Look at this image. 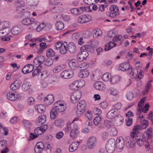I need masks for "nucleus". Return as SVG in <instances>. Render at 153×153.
I'll return each instance as SVG.
<instances>
[{
	"mask_svg": "<svg viewBox=\"0 0 153 153\" xmlns=\"http://www.w3.org/2000/svg\"><path fill=\"white\" fill-rule=\"evenodd\" d=\"M110 76L108 73L104 74L102 77V79L104 81H108L110 78Z\"/></svg>",
	"mask_w": 153,
	"mask_h": 153,
	"instance_id": "obj_49",
	"label": "nucleus"
},
{
	"mask_svg": "<svg viewBox=\"0 0 153 153\" xmlns=\"http://www.w3.org/2000/svg\"><path fill=\"white\" fill-rule=\"evenodd\" d=\"M53 60L52 59H48L46 61L45 65L47 66H50L52 65L53 62Z\"/></svg>",
	"mask_w": 153,
	"mask_h": 153,
	"instance_id": "obj_62",
	"label": "nucleus"
},
{
	"mask_svg": "<svg viewBox=\"0 0 153 153\" xmlns=\"http://www.w3.org/2000/svg\"><path fill=\"white\" fill-rule=\"evenodd\" d=\"M31 24L30 28L33 29H36L37 31H39L42 29V27H41V25L39 22L35 21L34 19H32Z\"/></svg>",
	"mask_w": 153,
	"mask_h": 153,
	"instance_id": "obj_9",
	"label": "nucleus"
},
{
	"mask_svg": "<svg viewBox=\"0 0 153 153\" xmlns=\"http://www.w3.org/2000/svg\"><path fill=\"white\" fill-rule=\"evenodd\" d=\"M116 117L115 122L117 125L119 126L121 125L124 120L123 117L121 115H118Z\"/></svg>",
	"mask_w": 153,
	"mask_h": 153,
	"instance_id": "obj_30",
	"label": "nucleus"
},
{
	"mask_svg": "<svg viewBox=\"0 0 153 153\" xmlns=\"http://www.w3.org/2000/svg\"><path fill=\"white\" fill-rule=\"evenodd\" d=\"M73 73L71 70H65L63 71L61 74V77L64 79H69L71 78L73 76Z\"/></svg>",
	"mask_w": 153,
	"mask_h": 153,
	"instance_id": "obj_10",
	"label": "nucleus"
},
{
	"mask_svg": "<svg viewBox=\"0 0 153 153\" xmlns=\"http://www.w3.org/2000/svg\"><path fill=\"white\" fill-rule=\"evenodd\" d=\"M133 119L132 118H128L126 120V124L127 126H130L132 123Z\"/></svg>",
	"mask_w": 153,
	"mask_h": 153,
	"instance_id": "obj_63",
	"label": "nucleus"
},
{
	"mask_svg": "<svg viewBox=\"0 0 153 153\" xmlns=\"http://www.w3.org/2000/svg\"><path fill=\"white\" fill-rule=\"evenodd\" d=\"M115 141L111 138L109 139L107 142L105 148L108 153H112L114 151L115 147Z\"/></svg>",
	"mask_w": 153,
	"mask_h": 153,
	"instance_id": "obj_3",
	"label": "nucleus"
},
{
	"mask_svg": "<svg viewBox=\"0 0 153 153\" xmlns=\"http://www.w3.org/2000/svg\"><path fill=\"white\" fill-rule=\"evenodd\" d=\"M63 69V66L59 65L55 67L53 70V71L54 73H58Z\"/></svg>",
	"mask_w": 153,
	"mask_h": 153,
	"instance_id": "obj_42",
	"label": "nucleus"
},
{
	"mask_svg": "<svg viewBox=\"0 0 153 153\" xmlns=\"http://www.w3.org/2000/svg\"><path fill=\"white\" fill-rule=\"evenodd\" d=\"M56 29L58 30H62L64 27V23L61 21H57L55 24Z\"/></svg>",
	"mask_w": 153,
	"mask_h": 153,
	"instance_id": "obj_32",
	"label": "nucleus"
},
{
	"mask_svg": "<svg viewBox=\"0 0 153 153\" xmlns=\"http://www.w3.org/2000/svg\"><path fill=\"white\" fill-rule=\"evenodd\" d=\"M41 71V70L39 69L38 68H36L33 72L32 76H34L38 74H39V73Z\"/></svg>",
	"mask_w": 153,
	"mask_h": 153,
	"instance_id": "obj_60",
	"label": "nucleus"
},
{
	"mask_svg": "<svg viewBox=\"0 0 153 153\" xmlns=\"http://www.w3.org/2000/svg\"><path fill=\"white\" fill-rule=\"evenodd\" d=\"M109 10L111 13L109 16L111 17L114 18L119 14V8L117 6L111 5L109 8Z\"/></svg>",
	"mask_w": 153,
	"mask_h": 153,
	"instance_id": "obj_7",
	"label": "nucleus"
},
{
	"mask_svg": "<svg viewBox=\"0 0 153 153\" xmlns=\"http://www.w3.org/2000/svg\"><path fill=\"white\" fill-rule=\"evenodd\" d=\"M114 31L113 30H110L107 33V36L109 38H111L114 36Z\"/></svg>",
	"mask_w": 153,
	"mask_h": 153,
	"instance_id": "obj_61",
	"label": "nucleus"
},
{
	"mask_svg": "<svg viewBox=\"0 0 153 153\" xmlns=\"http://www.w3.org/2000/svg\"><path fill=\"white\" fill-rule=\"evenodd\" d=\"M77 128H76L75 130L72 129V130H71L70 133V135L71 137L73 139L75 138L76 137L75 135L77 134Z\"/></svg>",
	"mask_w": 153,
	"mask_h": 153,
	"instance_id": "obj_44",
	"label": "nucleus"
},
{
	"mask_svg": "<svg viewBox=\"0 0 153 153\" xmlns=\"http://www.w3.org/2000/svg\"><path fill=\"white\" fill-rule=\"evenodd\" d=\"M120 80V77L118 76H113L111 79L110 81L112 84H115Z\"/></svg>",
	"mask_w": 153,
	"mask_h": 153,
	"instance_id": "obj_35",
	"label": "nucleus"
},
{
	"mask_svg": "<svg viewBox=\"0 0 153 153\" xmlns=\"http://www.w3.org/2000/svg\"><path fill=\"white\" fill-rule=\"evenodd\" d=\"M64 121L62 119H58L55 120L54 122V124L55 126L59 127L62 126L64 125Z\"/></svg>",
	"mask_w": 153,
	"mask_h": 153,
	"instance_id": "obj_34",
	"label": "nucleus"
},
{
	"mask_svg": "<svg viewBox=\"0 0 153 153\" xmlns=\"http://www.w3.org/2000/svg\"><path fill=\"white\" fill-rule=\"evenodd\" d=\"M101 118L100 116L96 117L95 118L94 120V124L96 125H98L101 124Z\"/></svg>",
	"mask_w": 153,
	"mask_h": 153,
	"instance_id": "obj_46",
	"label": "nucleus"
},
{
	"mask_svg": "<svg viewBox=\"0 0 153 153\" xmlns=\"http://www.w3.org/2000/svg\"><path fill=\"white\" fill-rule=\"evenodd\" d=\"M122 104L120 103H117L114 105L113 107V109L117 111L120 109L122 107Z\"/></svg>",
	"mask_w": 153,
	"mask_h": 153,
	"instance_id": "obj_48",
	"label": "nucleus"
},
{
	"mask_svg": "<svg viewBox=\"0 0 153 153\" xmlns=\"http://www.w3.org/2000/svg\"><path fill=\"white\" fill-rule=\"evenodd\" d=\"M32 19H30V18H25L22 21V24L25 25H30L32 22Z\"/></svg>",
	"mask_w": 153,
	"mask_h": 153,
	"instance_id": "obj_33",
	"label": "nucleus"
},
{
	"mask_svg": "<svg viewBox=\"0 0 153 153\" xmlns=\"http://www.w3.org/2000/svg\"><path fill=\"white\" fill-rule=\"evenodd\" d=\"M82 96V92L80 91H77L71 94L70 98L72 102L76 103L79 101Z\"/></svg>",
	"mask_w": 153,
	"mask_h": 153,
	"instance_id": "obj_5",
	"label": "nucleus"
},
{
	"mask_svg": "<svg viewBox=\"0 0 153 153\" xmlns=\"http://www.w3.org/2000/svg\"><path fill=\"white\" fill-rule=\"evenodd\" d=\"M145 139L146 142H147L146 140H145V137L144 136L142 137L141 138L138 139L136 142L140 146H142L144 143V140Z\"/></svg>",
	"mask_w": 153,
	"mask_h": 153,
	"instance_id": "obj_43",
	"label": "nucleus"
},
{
	"mask_svg": "<svg viewBox=\"0 0 153 153\" xmlns=\"http://www.w3.org/2000/svg\"><path fill=\"white\" fill-rule=\"evenodd\" d=\"M45 60V57L42 55H40L37 56L35 58L33 61V62L36 65L39 64H42Z\"/></svg>",
	"mask_w": 153,
	"mask_h": 153,
	"instance_id": "obj_21",
	"label": "nucleus"
},
{
	"mask_svg": "<svg viewBox=\"0 0 153 153\" xmlns=\"http://www.w3.org/2000/svg\"><path fill=\"white\" fill-rule=\"evenodd\" d=\"M34 69V66L31 64L25 65L22 69V72L24 74L31 72Z\"/></svg>",
	"mask_w": 153,
	"mask_h": 153,
	"instance_id": "obj_14",
	"label": "nucleus"
},
{
	"mask_svg": "<svg viewBox=\"0 0 153 153\" xmlns=\"http://www.w3.org/2000/svg\"><path fill=\"white\" fill-rule=\"evenodd\" d=\"M54 101V97L52 94L47 95L44 99V102L47 105L51 104Z\"/></svg>",
	"mask_w": 153,
	"mask_h": 153,
	"instance_id": "obj_15",
	"label": "nucleus"
},
{
	"mask_svg": "<svg viewBox=\"0 0 153 153\" xmlns=\"http://www.w3.org/2000/svg\"><path fill=\"white\" fill-rule=\"evenodd\" d=\"M21 84L22 82L20 80H16L11 85L10 88L11 90H16L20 87Z\"/></svg>",
	"mask_w": 153,
	"mask_h": 153,
	"instance_id": "obj_16",
	"label": "nucleus"
},
{
	"mask_svg": "<svg viewBox=\"0 0 153 153\" xmlns=\"http://www.w3.org/2000/svg\"><path fill=\"white\" fill-rule=\"evenodd\" d=\"M125 143L123 138L121 137L118 138L116 140V146L117 148L122 149L124 146Z\"/></svg>",
	"mask_w": 153,
	"mask_h": 153,
	"instance_id": "obj_17",
	"label": "nucleus"
},
{
	"mask_svg": "<svg viewBox=\"0 0 153 153\" xmlns=\"http://www.w3.org/2000/svg\"><path fill=\"white\" fill-rule=\"evenodd\" d=\"M22 90L24 91L27 90L30 88L29 84L27 82L24 83L22 84Z\"/></svg>",
	"mask_w": 153,
	"mask_h": 153,
	"instance_id": "obj_51",
	"label": "nucleus"
},
{
	"mask_svg": "<svg viewBox=\"0 0 153 153\" xmlns=\"http://www.w3.org/2000/svg\"><path fill=\"white\" fill-rule=\"evenodd\" d=\"M141 128V127L138 125L135 126L133 129V131L131 133V134L137 133V131L140 130Z\"/></svg>",
	"mask_w": 153,
	"mask_h": 153,
	"instance_id": "obj_45",
	"label": "nucleus"
},
{
	"mask_svg": "<svg viewBox=\"0 0 153 153\" xmlns=\"http://www.w3.org/2000/svg\"><path fill=\"white\" fill-rule=\"evenodd\" d=\"M61 0H49V3L51 5H57L60 3Z\"/></svg>",
	"mask_w": 153,
	"mask_h": 153,
	"instance_id": "obj_58",
	"label": "nucleus"
},
{
	"mask_svg": "<svg viewBox=\"0 0 153 153\" xmlns=\"http://www.w3.org/2000/svg\"><path fill=\"white\" fill-rule=\"evenodd\" d=\"M105 86V85L101 82H97L94 84V87L98 90H103Z\"/></svg>",
	"mask_w": 153,
	"mask_h": 153,
	"instance_id": "obj_24",
	"label": "nucleus"
},
{
	"mask_svg": "<svg viewBox=\"0 0 153 153\" xmlns=\"http://www.w3.org/2000/svg\"><path fill=\"white\" fill-rule=\"evenodd\" d=\"M77 85L78 88L82 87L85 85V81L82 80H77Z\"/></svg>",
	"mask_w": 153,
	"mask_h": 153,
	"instance_id": "obj_54",
	"label": "nucleus"
},
{
	"mask_svg": "<svg viewBox=\"0 0 153 153\" xmlns=\"http://www.w3.org/2000/svg\"><path fill=\"white\" fill-rule=\"evenodd\" d=\"M40 48L38 50L37 52V53L39 54H41L43 51L47 48L48 46L46 44L45 42H43L39 44Z\"/></svg>",
	"mask_w": 153,
	"mask_h": 153,
	"instance_id": "obj_27",
	"label": "nucleus"
},
{
	"mask_svg": "<svg viewBox=\"0 0 153 153\" xmlns=\"http://www.w3.org/2000/svg\"><path fill=\"white\" fill-rule=\"evenodd\" d=\"M119 68L120 70L122 71H126L130 69L132 70V66L130 65L127 62H124L120 64Z\"/></svg>",
	"mask_w": 153,
	"mask_h": 153,
	"instance_id": "obj_13",
	"label": "nucleus"
},
{
	"mask_svg": "<svg viewBox=\"0 0 153 153\" xmlns=\"http://www.w3.org/2000/svg\"><path fill=\"white\" fill-rule=\"evenodd\" d=\"M75 143H72L69 146V149L70 152H73L76 149V146H75Z\"/></svg>",
	"mask_w": 153,
	"mask_h": 153,
	"instance_id": "obj_55",
	"label": "nucleus"
},
{
	"mask_svg": "<svg viewBox=\"0 0 153 153\" xmlns=\"http://www.w3.org/2000/svg\"><path fill=\"white\" fill-rule=\"evenodd\" d=\"M22 122L26 127L28 128L31 126V123L28 120H24Z\"/></svg>",
	"mask_w": 153,
	"mask_h": 153,
	"instance_id": "obj_59",
	"label": "nucleus"
},
{
	"mask_svg": "<svg viewBox=\"0 0 153 153\" xmlns=\"http://www.w3.org/2000/svg\"><path fill=\"white\" fill-rule=\"evenodd\" d=\"M149 122L146 120H144L142 122L141 125L142 129H145L148 126Z\"/></svg>",
	"mask_w": 153,
	"mask_h": 153,
	"instance_id": "obj_47",
	"label": "nucleus"
},
{
	"mask_svg": "<svg viewBox=\"0 0 153 153\" xmlns=\"http://www.w3.org/2000/svg\"><path fill=\"white\" fill-rule=\"evenodd\" d=\"M92 112L91 111H88L87 113L85 114L86 117L89 120H91L92 118Z\"/></svg>",
	"mask_w": 153,
	"mask_h": 153,
	"instance_id": "obj_53",
	"label": "nucleus"
},
{
	"mask_svg": "<svg viewBox=\"0 0 153 153\" xmlns=\"http://www.w3.org/2000/svg\"><path fill=\"white\" fill-rule=\"evenodd\" d=\"M63 44L62 43L60 42H56L55 43V48L56 50H58L59 48H61L62 47H63Z\"/></svg>",
	"mask_w": 153,
	"mask_h": 153,
	"instance_id": "obj_57",
	"label": "nucleus"
},
{
	"mask_svg": "<svg viewBox=\"0 0 153 153\" xmlns=\"http://www.w3.org/2000/svg\"><path fill=\"white\" fill-rule=\"evenodd\" d=\"M54 107L53 108L50 112V117L51 119H54L56 117L58 113L64 111L66 109L65 106H57L56 104L53 105Z\"/></svg>",
	"mask_w": 153,
	"mask_h": 153,
	"instance_id": "obj_2",
	"label": "nucleus"
},
{
	"mask_svg": "<svg viewBox=\"0 0 153 153\" xmlns=\"http://www.w3.org/2000/svg\"><path fill=\"white\" fill-rule=\"evenodd\" d=\"M93 33H94L93 37L95 38L100 36L102 34V31L101 30L97 31L95 30L93 31Z\"/></svg>",
	"mask_w": 153,
	"mask_h": 153,
	"instance_id": "obj_52",
	"label": "nucleus"
},
{
	"mask_svg": "<svg viewBox=\"0 0 153 153\" xmlns=\"http://www.w3.org/2000/svg\"><path fill=\"white\" fill-rule=\"evenodd\" d=\"M21 31V29L17 26L13 27L11 30V33L14 35H17Z\"/></svg>",
	"mask_w": 153,
	"mask_h": 153,
	"instance_id": "obj_31",
	"label": "nucleus"
},
{
	"mask_svg": "<svg viewBox=\"0 0 153 153\" xmlns=\"http://www.w3.org/2000/svg\"><path fill=\"white\" fill-rule=\"evenodd\" d=\"M87 146L88 149H92L94 148L97 144V140L94 136L90 137L87 141Z\"/></svg>",
	"mask_w": 153,
	"mask_h": 153,
	"instance_id": "obj_6",
	"label": "nucleus"
},
{
	"mask_svg": "<svg viewBox=\"0 0 153 153\" xmlns=\"http://www.w3.org/2000/svg\"><path fill=\"white\" fill-rule=\"evenodd\" d=\"M64 135V133L62 131H60L57 133L56 135V137L58 139H61Z\"/></svg>",
	"mask_w": 153,
	"mask_h": 153,
	"instance_id": "obj_64",
	"label": "nucleus"
},
{
	"mask_svg": "<svg viewBox=\"0 0 153 153\" xmlns=\"http://www.w3.org/2000/svg\"><path fill=\"white\" fill-rule=\"evenodd\" d=\"M126 97L127 100H131L134 97L133 94L131 92H128L127 93Z\"/></svg>",
	"mask_w": 153,
	"mask_h": 153,
	"instance_id": "obj_56",
	"label": "nucleus"
},
{
	"mask_svg": "<svg viewBox=\"0 0 153 153\" xmlns=\"http://www.w3.org/2000/svg\"><path fill=\"white\" fill-rule=\"evenodd\" d=\"M110 133L111 135L112 136H116L117 133V129L114 126H111L109 128Z\"/></svg>",
	"mask_w": 153,
	"mask_h": 153,
	"instance_id": "obj_37",
	"label": "nucleus"
},
{
	"mask_svg": "<svg viewBox=\"0 0 153 153\" xmlns=\"http://www.w3.org/2000/svg\"><path fill=\"white\" fill-rule=\"evenodd\" d=\"M35 108L39 113H42L45 111V107L43 105H38L36 106Z\"/></svg>",
	"mask_w": 153,
	"mask_h": 153,
	"instance_id": "obj_29",
	"label": "nucleus"
},
{
	"mask_svg": "<svg viewBox=\"0 0 153 153\" xmlns=\"http://www.w3.org/2000/svg\"><path fill=\"white\" fill-rule=\"evenodd\" d=\"M131 137L135 141V142L138 140V139L141 138L142 137L144 136L143 134L141 133H136L132 134H131Z\"/></svg>",
	"mask_w": 153,
	"mask_h": 153,
	"instance_id": "obj_25",
	"label": "nucleus"
},
{
	"mask_svg": "<svg viewBox=\"0 0 153 153\" xmlns=\"http://www.w3.org/2000/svg\"><path fill=\"white\" fill-rule=\"evenodd\" d=\"M86 106V102L84 100L81 101L79 102L76 111V115L78 116H80L85 110Z\"/></svg>",
	"mask_w": 153,
	"mask_h": 153,
	"instance_id": "obj_4",
	"label": "nucleus"
},
{
	"mask_svg": "<svg viewBox=\"0 0 153 153\" xmlns=\"http://www.w3.org/2000/svg\"><path fill=\"white\" fill-rule=\"evenodd\" d=\"M16 92L14 93L11 91H9L7 94V99L10 101H13L17 100L18 98Z\"/></svg>",
	"mask_w": 153,
	"mask_h": 153,
	"instance_id": "obj_18",
	"label": "nucleus"
},
{
	"mask_svg": "<svg viewBox=\"0 0 153 153\" xmlns=\"http://www.w3.org/2000/svg\"><path fill=\"white\" fill-rule=\"evenodd\" d=\"M91 19V16L89 15H82L78 19V21L81 23H85L90 21Z\"/></svg>",
	"mask_w": 153,
	"mask_h": 153,
	"instance_id": "obj_11",
	"label": "nucleus"
},
{
	"mask_svg": "<svg viewBox=\"0 0 153 153\" xmlns=\"http://www.w3.org/2000/svg\"><path fill=\"white\" fill-rule=\"evenodd\" d=\"M46 121V116L44 115H40L38 118L37 123L39 125H42Z\"/></svg>",
	"mask_w": 153,
	"mask_h": 153,
	"instance_id": "obj_26",
	"label": "nucleus"
},
{
	"mask_svg": "<svg viewBox=\"0 0 153 153\" xmlns=\"http://www.w3.org/2000/svg\"><path fill=\"white\" fill-rule=\"evenodd\" d=\"M68 65L71 69L73 70H75L78 67L79 63L76 60L73 59L69 62Z\"/></svg>",
	"mask_w": 153,
	"mask_h": 153,
	"instance_id": "obj_19",
	"label": "nucleus"
},
{
	"mask_svg": "<svg viewBox=\"0 0 153 153\" xmlns=\"http://www.w3.org/2000/svg\"><path fill=\"white\" fill-rule=\"evenodd\" d=\"M117 115H118L117 111L112 109L108 112L106 117L108 119H112L116 117Z\"/></svg>",
	"mask_w": 153,
	"mask_h": 153,
	"instance_id": "obj_20",
	"label": "nucleus"
},
{
	"mask_svg": "<svg viewBox=\"0 0 153 153\" xmlns=\"http://www.w3.org/2000/svg\"><path fill=\"white\" fill-rule=\"evenodd\" d=\"M63 45V47L61 48L60 51V53L62 54L66 53L68 50V47H67L68 46V44L65 41L64 42Z\"/></svg>",
	"mask_w": 153,
	"mask_h": 153,
	"instance_id": "obj_28",
	"label": "nucleus"
},
{
	"mask_svg": "<svg viewBox=\"0 0 153 153\" xmlns=\"http://www.w3.org/2000/svg\"><path fill=\"white\" fill-rule=\"evenodd\" d=\"M46 56L48 57L54 56L55 54V52L51 48L48 49L46 51Z\"/></svg>",
	"mask_w": 153,
	"mask_h": 153,
	"instance_id": "obj_36",
	"label": "nucleus"
},
{
	"mask_svg": "<svg viewBox=\"0 0 153 153\" xmlns=\"http://www.w3.org/2000/svg\"><path fill=\"white\" fill-rule=\"evenodd\" d=\"M89 74L88 70L86 69L84 70L79 72L78 74V76L80 78H85L87 77Z\"/></svg>",
	"mask_w": 153,
	"mask_h": 153,
	"instance_id": "obj_23",
	"label": "nucleus"
},
{
	"mask_svg": "<svg viewBox=\"0 0 153 153\" xmlns=\"http://www.w3.org/2000/svg\"><path fill=\"white\" fill-rule=\"evenodd\" d=\"M131 71L129 73V74H131L132 76H133L134 78H136L137 77V74H138V71L137 69H130Z\"/></svg>",
	"mask_w": 153,
	"mask_h": 153,
	"instance_id": "obj_40",
	"label": "nucleus"
},
{
	"mask_svg": "<svg viewBox=\"0 0 153 153\" xmlns=\"http://www.w3.org/2000/svg\"><path fill=\"white\" fill-rule=\"evenodd\" d=\"M135 144V141H131L126 143V146L129 148H133Z\"/></svg>",
	"mask_w": 153,
	"mask_h": 153,
	"instance_id": "obj_50",
	"label": "nucleus"
},
{
	"mask_svg": "<svg viewBox=\"0 0 153 153\" xmlns=\"http://www.w3.org/2000/svg\"><path fill=\"white\" fill-rule=\"evenodd\" d=\"M108 91L111 95L115 96L118 94V92L117 91L113 88H111L108 89Z\"/></svg>",
	"mask_w": 153,
	"mask_h": 153,
	"instance_id": "obj_39",
	"label": "nucleus"
},
{
	"mask_svg": "<svg viewBox=\"0 0 153 153\" xmlns=\"http://www.w3.org/2000/svg\"><path fill=\"white\" fill-rule=\"evenodd\" d=\"M48 128L47 125H44L42 126L36 128L34 130V133L38 136L41 135L45 132Z\"/></svg>",
	"mask_w": 153,
	"mask_h": 153,
	"instance_id": "obj_8",
	"label": "nucleus"
},
{
	"mask_svg": "<svg viewBox=\"0 0 153 153\" xmlns=\"http://www.w3.org/2000/svg\"><path fill=\"white\" fill-rule=\"evenodd\" d=\"M113 44H114V43L111 42H110L108 43H107L105 46V51H109L111 48H112L114 47Z\"/></svg>",
	"mask_w": 153,
	"mask_h": 153,
	"instance_id": "obj_38",
	"label": "nucleus"
},
{
	"mask_svg": "<svg viewBox=\"0 0 153 153\" xmlns=\"http://www.w3.org/2000/svg\"><path fill=\"white\" fill-rule=\"evenodd\" d=\"M76 49V45L73 42H70L68 45V50L71 53H74L75 52Z\"/></svg>",
	"mask_w": 153,
	"mask_h": 153,
	"instance_id": "obj_22",
	"label": "nucleus"
},
{
	"mask_svg": "<svg viewBox=\"0 0 153 153\" xmlns=\"http://www.w3.org/2000/svg\"><path fill=\"white\" fill-rule=\"evenodd\" d=\"M77 81H75L69 85L70 88L72 90H76L78 88L77 83Z\"/></svg>",
	"mask_w": 153,
	"mask_h": 153,
	"instance_id": "obj_41",
	"label": "nucleus"
},
{
	"mask_svg": "<svg viewBox=\"0 0 153 153\" xmlns=\"http://www.w3.org/2000/svg\"><path fill=\"white\" fill-rule=\"evenodd\" d=\"M44 147V144L42 142H38L35 147V153H41Z\"/></svg>",
	"mask_w": 153,
	"mask_h": 153,
	"instance_id": "obj_12",
	"label": "nucleus"
},
{
	"mask_svg": "<svg viewBox=\"0 0 153 153\" xmlns=\"http://www.w3.org/2000/svg\"><path fill=\"white\" fill-rule=\"evenodd\" d=\"M80 50L82 51L77 56V59L79 62L83 61L88 56V53L87 51L91 53L94 52L93 49L91 46L88 45L83 46L80 48Z\"/></svg>",
	"mask_w": 153,
	"mask_h": 153,
	"instance_id": "obj_1",
	"label": "nucleus"
}]
</instances>
